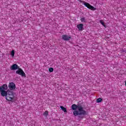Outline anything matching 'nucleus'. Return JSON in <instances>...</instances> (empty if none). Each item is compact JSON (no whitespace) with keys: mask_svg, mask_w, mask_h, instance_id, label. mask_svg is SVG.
<instances>
[{"mask_svg":"<svg viewBox=\"0 0 126 126\" xmlns=\"http://www.w3.org/2000/svg\"><path fill=\"white\" fill-rule=\"evenodd\" d=\"M8 88L6 84H3L2 86H0V93L1 96L5 97L7 101H10L12 103L14 102V98L15 97V93L9 90L6 91Z\"/></svg>","mask_w":126,"mask_h":126,"instance_id":"1","label":"nucleus"},{"mask_svg":"<svg viewBox=\"0 0 126 126\" xmlns=\"http://www.w3.org/2000/svg\"><path fill=\"white\" fill-rule=\"evenodd\" d=\"M16 74H19V75H21L22 77H26V74L24 73V71L21 69V68H19L16 71Z\"/></svg>","mask_w":126,"mask_h":126,"instance_id":"2","label":"nucleus"},{"mask_svg":"<svg viewBox=\"0 0 126 126\" xmlns=\"http://www.w3.org/2000/svg\"><path fill=\"white\" fill-rule=\"evenodd\" d=\"M78 111L79 112V115H83L84 116L87 115V112L83 109V107L81 105L79 107Z\"/></svg>","mask_w":126,"mask_h":126,"instance_id":"3","label":"nucleus"},{"mask_svg":"<svg viewBox=\"0 0 126 126\" xmlns=\"http://www.w3.org/2000/svg\"><path fill=\"white\" fill-rule=\"evenodd\" d=\"M84 4L86 7L89 8V9H91V10H96V8L94 7V6L91 5L89 3L84 1Z\"/></svg>","mask_w":126,"mask_h":126,"instance_id":"4","label":"nucleus"},{"mask_svg":"<svg viewBox=\"0 0 126 126\" xmlns=\"http://www.w3.org/2000/svg\"><path fill=\"white\" fill-rule=\"evenodd\" d=\"M15 84L14 83H9L8 85V88L10 90H15L16 88Z\"/></svg>","mask_w":126,"mask_h":126,"instance_id":"5","label":"nucleus"},{"mask_svg":"<svg viewBox=\"0 0 126 126\" xmlns=\"http://www.w3.org/2000/svg\"><path fill=\"white\" fill-rule=\"evenodd\" d=\"M62 39L64 41H69L70 39H71V36L67 35H62Z\"/></svg>","mask_w":126,"mask_h":126,"instance_id":"6","label":"nucleus"},{"mask_svg":"<svg viewBox=\"0 0 126 126\" xmlns=\"http://www.w3.org/2000/svg\"><path fill=\"white\" fill-rule=\"evenodd\" d=\"M20 67L17 64H14L11 66L10 69L11 70H16V69H18Z\"/></svg>","mask_w":126,"mask_h":126,"instance_id":"7","label":"nucleus"},{"mask_svg":"<svg viewBox=\"0 0 126 126\" xmlns=\"http://www.w3.org/2000/svg\"><path fill=\"white\" fill-rule=\"evenodd\" d=\"M80 105H76L75 104H72L71 106V109L73 111H76V110H78L79 109V107H80Z\"/></svg>","mask_w":126,"mask_h":126,"instance_id":"8","label":"nucleus"},{"mask_svg":"<svg viewBox=\"0 0 126 126\" xmlns=\"http://www.w3.org/2000/svg\"><path fill=\"white\" fill-rule=\"evenodd\" d=\"M77 27L79 31H82V30L83 29V24H80L77 25Z\"/></svg>","mask_w":126,"mask_h":126,"instance_id":"9","label":"nucleus"},{"mask_svg":"<svg viewBox=\"0 0 126 126\" xmlns=\"http://www.w3.org/2000/svg\"><path fill=\"white\" fill-rule=\"evenodd\" d=\"M73 114L74 116L76 117V116H78V115H79V112L77 110H75L73 111Z\"/></svg>","mask_w":126,"mask_h":126,"instance_id":"10","label":"nucleus"},{"mask_svg":"<svg viewBox=\"0 0 126 126\" xmlns=\"http://www.w3.org/2000/svg\"><path fill=\"white\" fill-rule=\"evenodd\" d=\"M60 108L62 109V111L64 112V113H67V111L66 110V108L65 107H63V106H61Z\"/></svg>","mask_w":126,"mask_h":126,"instance_id":"11","label":"nucleus"},{"mask_svg":"<svg viewBox=\"0 0 126 126\" xmlns=\"http://www.w3.org/2000/svg\"><path fill=\"white\" fill-rule=\"evenodd\" d=\"M49 115V112L48 111H46L43 113V116L45 117H48V115Z\"/></svg>","mask_w":126,"mask_h":126,"instance_id":"12","label":"nucleus"},{"mask_svg":"<svg viewBox=\"0 0 126 126\" xmlns=\"http://www.w3.org/2000/svg\"><path fill=\"white\" fill-rule=\"evenodd\" d=\"M80 20L81 22L86 23V19H85V18L84 17L81 18Z\"/></svg>","mask_w":126,"mask_h":126,"instance_id":"13","label":"nucleus"},{"mask_svg":"<svg viewBox=\"0 0 126 126\" xmlns=\"http://www.w3.org/2000/svg\"><path fill=\"white\" fill-rule=\"evenodd\" d=\"M102 99L101 98H98L96 100V103H101L102 101Z\"/></svg>","mask_w":126,"mask_h":126,"instance_id":"14","label":"nucleus"},{"mask_svg":"<svg viewBox=\"0 0 126 126\" xmlns=\"http://www.w3.org/2000/svg\"><path fill=\"white\" fill-rule=\"evenodd\" d=\"M14 54H15V52H14V50H12V51L11 52V56H12V57H14Z\"/></svg>","mask_w":126,"mask_h":126,"instance_id":"15","label":"nucleus"},{"mask_svg":"<svg viewBox=\"0 0 126 126\" xmlns=\"http://www.w3.org/2000/svg\"><path fill=\"white\" fill-rule=\"evenodd\" d=\"M49 72H53L54 71V68L53 67H50L49 68Z\"/></svg>","mask_w":126,"mask_h":126,"instance_id":"16","label":"nucleus"},{"mask_svg":"<svg viewBox=\"0 0 126 126\" xmlns=\"http://www.w3.org/2000/svg\"><path fill=\"white\" fill-rule=\"evenodd\" d=\"M99 22H100V23H101V24H102V25L103 26H104V27H105V23L103 22V21L100 20V21H99Z\"/></svg>","mask_w":126,"mask_h":126,"instance_id":"17","label":"nucleus"},{"mask_svg":"<svg viewBox=\"0 0 126 126\" xmlns=\"http://www.w3.org/2000/svg\"><path fill=\"white\" fill-rule=\"evenodd\" d=\"M80 2L82 3L83 2V1L81 0H78Z\"/></svg>","mask_w":126,"mask_h":126,"instance_id":"18","label":"nucleus"}]
</instances>
